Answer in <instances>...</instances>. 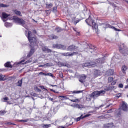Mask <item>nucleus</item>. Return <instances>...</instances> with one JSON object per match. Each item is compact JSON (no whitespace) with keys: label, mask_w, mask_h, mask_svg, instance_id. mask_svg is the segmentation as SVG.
<instances>
[{"label":"nucleus","mask_w":128,"mask_h":128,"mask_svg":"<svg viewBox=\"0 0 128 128\" xmlns=\"http://www.w3.org/2000/svg\"><path fill=\"white\" fill-rule=\"evenodd\" d=\"M30 42V46H32V48L31 49L30 53L28 54L27 58H30L34 54V46H36L38 44H36V38H34V35L32 34V32L30 31H28V34L26 35Z\"/></svg>","instance_id":"1"},{"label":"nucleus","mask_w":128,"mask_h":128,"mask_svg":"<svg viewBox=\"0 0 128 128\" xmlns=\"http://www.w3.org/2000/svg\"><path fill=\"white\" fill-rule=\"evenodd\" d=\"M104 94H106V91L104 90L96 91L91 94V96H92L93 100H96L100 96H104Z\"/></svg>","instance_id":"2"},{"label":"nucleus","mask_w":128,"mask_h":128,"mask_svg":"<svg viewBox=\"0 0 128 128\" xmlns=\"http://www.w3.org/2000/svg\"><path fill=\"white\" fill-rule=\"evenodd\" d=\"M120 52L122 54H124L125 56H128V50L126 46H124V44H122L120 47Z\"/></svg>","instance_id":"3"},{"label":"nucleus","mask_w":128,"mask_h":128,"mask_svg":"<svg viewBox=\"0 0 128 128\" xmlns=\"http://www.w3.org/2000/svg\"><path fill=\"white\" fill-rule=\"evenodd\" d=\"M86 22V24H88V26H90V24H92L93 26V30H98V24H96L94 22V21L92 20V18H90V16L89 18L87 19Z\"/></svg>","instance_id":"4"},{"label":"nucleus","mask_w":128,"mask_h":128,"mask_svg":"<svg viewBox=\"0 0 128 128\" xmlns=\"http://www.w3.org/2000/svg\"><path fill=\"white\" fill-rule=\"evenodd\" d=\"M14 20L16 22V24H18L20 26H25L26 22L24 20V19L20 18L16 16H14L13 18Z\"/></svg>","instance_id":"5"},{"label":"nucleus","mask_w":128,"mask_h":128,"mask_svg":"<svg viewBox=\"0 0 128 128\" xmlns=\"http://www.w3.org/2000/svg\"><path fill=\"white\" fill-rule=\"evenodd\" d=\"M64 98L62 99V100H68L72 102H80V100L78 99H75V100H70V98H76L74 96H60L59 98Z\"/></svg>","instance_id":"6"},{"label":"nucleus","mask_w":128,"mask_h":128,"mask_svg":"<svg viewBox=\"0 0 128 128\" xmlns=\"http://www.w3.org/2000/svg\"><path fill=\"white\" fill-rule=\"evenodd\" d=\"M101 26H103L104 28H112L115 30V32H122V30L118 29L108 24H101Z\"/></svg>","instance_id":"7"},{"label":"nucleus","mask_w":128,"mask_h":128,"mask_svg":"<svg viewBox=\"0 0 128 128\" xmlns=\"http://www.w3.org/2000/svg\"><path fill=\"white\" fill-rule=\"evenodd\" d=\"M53 48H58V50H66V46L64 45H62L60 44H54L52 46Z\"/></svg>","instance_id":"8"},{"label":"nucleus","mask_w":128,"mask_h":128,"mask_svg":"<svg viewBox=\"0 0 128 128\" xmlns=\"http://www.w3.org/2000/svg\"><path fill=\"white\" fill-rule=\"evenodd\" d=\"M85 48H88V52L90 54V52L91 54H92V52H96V48L92 46H89L88 44H85Z\"/></svg>","instance_id":"9"},{"label":"nucleus","mask_w":128,"mask_h":128,"mask_svg":"<svg viewBox=\"0 0 128 128\" xmlns=\"http://www.w3.org/2000/svg\"><path fill=\"white\" fill-rule=\"evenodd\" d=\"M96 64L94 62H90L84 64L85 68H96Z\"/></svg>","instance_id":"10"},{"label":"nucleus","mask_w":128,"mask_h":128,"mask_svg":"<svg viewBox=\"0 0 128 128\" xmlns=\"http://www.w3.org/2000/svg\"><path fill=\"white\" fill-rule=\"evenodd\" d=\"M42 50L44 52H47L48 54L52 52V51L50 50V49H49L46 46H42Z\"/></svg>","instance_id":"11"},{"label":"nucleus","mask_w":128,"mask_h":128,"mask_svg":"<svg viewBox=\"0 0 128 128\" xmlns=\"http://www.w3.org/2000/svg\"><path fill=\"white\" fill-rule=\"evenodd\" d=\"M120 110H122L124 112H128V106L125 102H122Z\"/></svg>","instance_id":"12"},{"label":"nucleus","mask_w":128,"mask_h":128,"mask_svg":"<svg viewBox=\"0 0 128 128\" xmlns=\"http://www.w3.org/2000/svg\"><path fill=\"white\" fill-rule=\"evenodd\" d=\"M78 47H76L74 45H72L68 48L67 50L68 52H74V50H78Z\"/></svg>","instance_id":"13"},{"label":"nucleus","mask_w":128,"mask_h":128,"mask_svg":"<svg viewBox=\"0 0 128 128\" xmlns=\"http://www.w3.org/2000/svg\"><path fill=\"white\" fill-rule=\"evenodd\" d=\"M86 80V75H82L80 76L79 82H81V84H84Z\"/></svg>","instance_id":"14"},{"label":"nucleus","mask_w":128,"mask_h":128,"mask_svg":"<svg viewBox=\"0 0 128 128\" xmlns=\"http://www.w3.org/2000/svg\"><path fill=\"white\" fill-rule=\"evenodd\" d=\"M105 62L106 59H104V58H101L96 60L97 64H104Z\"/></svg>","instance_id":"15"},{"label":"nucleus","mask_w":128,"mask_h":128,"mask_svg":"<svg viewBox=\"0 0 128 128\" xmlns=\"http://www.w3.org/2000/svg\"><path fill=\"white\" fill-rule=\"evenodd\" d=\"M2 16L3 18V22H6V20H6V18H8L10 15H8L6 12H3Z\"/></svg>","instance_id":"16"},{"label":"nucleus","mask_w":128,"mask_h":128,"mask_svg":"<svg viewBox=\"0 0 128 128\" xmlns=\"http://www.w3.org/2000/svg\"><path fill=\"white\" fill-rule=\"evenodd\" d=\"M40 74H43L44 76H50L52 78H54V74L52 73H48L47 74H46L44 72H40Z\"/></svg>","instance_id":"17"},{"label":"nucleus","mask_w":128,"mask_h":128,"mask_svg":"<svg viewBox=\"0 0 128 128\" xmlns=\"http://www.w3.org/2000/svg\"><path fill=\"white\" fill-rule=\"evenodd\" d=\"M114 71L112 70H109L107 72H106V74L107 76H114Z\"/></svg>","instance_id":"18"},{"label":"nucleus","mask_w":128,"mask_h":128,"mask_svg":"<svg viewBox=\"0 0 128 128\" xmlns=\"http://www.w3.org/2000/svg\"><path fill=\"white\" fill-rule=\"evenodd\" d=\"M114 124H108L104 126V128H114Z\"/></svg>","instance_id":"19"},{"label":"nucleus","mask_w":128,"mask_h":128,"mask_svg":"<svg viewBox=\"0 0 128 128\" xmlns=\"http://www.w3.org/2000/svg\"><path fill=\"white\" fill-rule=\"evenodd\" d=\"M122 72H123V74H126V70H128V66H124L122 67Z\"/></svg>","instance_id":"20"},{"label":"nucleus","mask_w":128,"mask_h":128,"mask_svg":"<svg viewBox=\"0 0 128 128\" xmlns=\"http://www.w3.org/2000/svg\"><path fill=\"white\" fill-rule=\"evenodd\" d=\"M4 80H6V76L4 75H0V82H4Z\"/></svg>","instance_id":"21"},{"label":"nucleus","mask_w":128,"mask_h":128,"mask_svg":"<svg viewBox=\"0 0 128 128\" xmlns=\"http://www.w3.org/2000/svg\"><path fill=\"white\" fill-rule=\"evenodd\" d=\"M4 66H6V68H12V64H10V62H8L4 64Z\"/></svg>","instance_id":"22"},{"label":"nucleus","mask_w":128,"mask_h":128,"mask_svg":"<svg viewBox=\"0 0 128 128\" xmlns=\"http://www.w3.org/2000/svg\"><path fill=\"white\" fill-rule=\"evenodd\" d=\"M100 74H102V72L100 70H96L95 71L94 74H95V76H100Z\"/></svg>","instance_id":"23"},{"label":"nucleus","mask_w":128,"mask_h":128,"mask_svg":"<svg viewBox=\"0 0 128 128\" xmlns=\"http://www.w3.org/2000/svg\"><path fill=\"white\" fill-rule=\"evenodd\" d=\"M17 86H20L22 88V79L20 80H19L18 82L16 84Z\"/></svg>","instance_id":"24"},{"label":"nucleus","mask_w":128,"mask_h":128,"mask_svg":"<svg viewBox=\"0 0 128 128\" xmlns=\"http://www.w3.org/2000/svg\"><path fill=\"white\" fill-rule=\"evenodd\" d=\"M61 54L63 56H72L71 53L70 52L62 53Z\"/></svg>","instance_id":"25"},{"label":"nucleus","mask_w":128,"mask_h":128,"mask_svg":"<svg viewBox=\"0 0 128 128\" xmlns=\"http://www.w3.org/2000/svg\"><path fill=\"white\" fill-rule=\"evenodd\" d=\"M56 30L57 32L60 33V32H63L64 29H62V28L58 27L56 28Z\"/></svg>","instance_id":"26"},{"label":"nucleus","mask_w":128,"mask_h":128,"mask_svg":"<svg viewBox=\"0 0 128 128\" xmlns=\"http://www.w3.org/2000/svg\"><path fill=\"white\" fill-rule=\"evenodd\" d=\"M18 122H22L23 124H24V122H30V119H27L25 120H18Z\"/></svg>","instance_id":"27"},{"label":"nucleus","mask_w":128,"mask_h":128,"mask_svg":"<svg viewBox=\"0 0 128 128\" xmlns=\"http://www.w3.org/2000/svg\"><path fill=\"white\" fill-rule=\"evenodd\" d=\"M51 40H58V36H56V35H52L50 36Z\"/></svg>","instance_id":"28"},{"label":"nucleus","mask_w":128,"mask_h":128,"mask_svg":"<svg viewBox=\"0 0 128 128\" xmlns=\"http://www.w3.org/2000/svg\"><path fill=\"white\" fill-rule=\"evenodd\" d=\"M5 26L6 28H12V24L10 23H6Z\"/></svg>","instance_id":"29"},{"label":"nucleus","mask_w":128,"mask_h":128,"mask_svg":"<svg viewBox=\"0 0 128 128\" xmlns=\"http://www.w3.org/2000/svg\"><path fill=\"white\" fill-rule=\"evenodd\" d=\"M46 6L47 8H52L54 6V4H46Z\"/></svg>","instance_id":"30"},{"label":"nucleus","mask_w":128,"mask_h":128,"mask_svg":"<svg viewBox=\"0 0 128 128\" xmlns=\"http://www.w3.org/2000/svg\"><path fill=\"white\" fill-rule=\"evenodd\" d=\"M76 108H78L79 110L84 108V106H82V105H80L78 104H76Z\"/></svg>","instance_id":"31"},{"label":"nucleus","mask_w":128,"mask_h":128,"mask_svg":"<svg viewBox=\"0 0 128 128\" xmlns=\"http://www.w3.org/2000/svg\"><path fill=\"white\" fill-rule=\"evenodd\" d=\"M104 4V2H92V4Z\"/></svg>","instance_id":"32"},{"label":"nucleus","mask_w":128,"mask_h":128,"mask_svg":"<svg viewBox=\"0 0 128 128\" xmlns=\"http://www.w3.org/2000/svg\"><path fill=\"white\" fill-rule=\"evenodd\" d=\"M26 62V60H23L20 61V62L18 64H28V62H26V63H24Z\"/></svg>","instance_id":"33"},{"label":"nucleus","mask_w":128,"mask_h":128,"mask_svg":"<svg viewBox=\"0 0 128 128\" xmlns=\"http://www.w3.org/2000/svg\"><path fill=\"white\" fill-rule=\"evenodd\" d=\"M15 14L17 16H22V12H20L15 10Z\"/></svg>","instance_id":"34"},{"label":"nucleus","mask_w":128,"mask_h":128,"mask_svg":"<svg viewBox=\"0 0 128 128\" xmlns=\"http://www.w3.org/2000/svg\"><path fill=\"white\" fill-rule=\"evenodd\" d=\"M92 94L90 95V96H88L87 98H86V100H88V102H90L92 100Z\"/></svg>","instance_id":"35"},{"label":"nucleus","mask_w":128,"mask_h":128,"mask_svg":"<svg viewBox=\"0 0 128 128\" xmlns=\"http://www.w3.org/2000/svg\"><path fill=\"white\" fill-rule=\"evenodd\" d=\"M83 115H82L80 118H78L77 119H76V122H80V120H84V117H83Z\"/></svg>","instance_id":"36"},{"label":"nucleus","mask_w":128,"mask_h":128,"mask_svg":"<svg viewBox=\"0 0 128 128\" xmlns=\"http://www.w3.org/2000/svg\"><path fill=\"white\" fill-rule=\"evenodd\" d=\"M0 8H8V6L4 4H0Z\"/></svg>","instance_id":"37"},{"label":"nucleus","mask_w":128,"mask_h":128,"mask_svg":"<svg viewBox=\"0 0 128 128\" xmlns=\"http://www.w3.org/2000/svg\"><path fill=\"white\" fill-rule=\"evenodd\" d=\"M58 108H54L53 112H54V114H56L58 112Z\"/></svg>","instance_id":"38"},{"label":"nucleus","mask_w":128,"mask_h":128,"mask_svg":"<svg viewBox=\"0 0 128 128\" xmlns=\"http://www.w3.org/2000/svg\"><path fill=\"white\" fill-rule=\"evenodd\" d=\"M84 90H80V91H74L73 94H82Z\"/></svg>","instance_id":"39"},{"label":"nucleus","mask_w":128,"mask_h":128,"mask_svg":"<svg viewBox=\"0 0 128 128\" xmlns=\"http://www.w3.org/2000/svg\"><path fill=\"white\" fill-rule=\"evenodd\" d=\"M51 126V125L50 124H45L43 128H50Z\"/></svg>","instance_id":"40"},{"label":"nucleus","mask_w":128,"mask_h":128,"mask_svg":"<svg viewBox=\"0 0 128 128\" xmlns=\"http://www.w3.org/2000/svg\"><path fill=\"white\" fill-rule=\"evenodd\" d=\"M109 82H114V78L112 77H110L108 78Z\"/></svg>","instance_id":"41"},{"label":"nucleus","mask_w":128,"mask_h":128,"mask_svg":"<svg viewBox=\"0 0 128 128\" xmlns=\"http://www.w3.org/2000/svg\"><path fill=\"white\" fill-rule=\"evenodd\" d=\"M76 54H78V52H74L73 53H71V56H76Z\"/></svg>","instance_id":"42"},{"label":"nucleus","mask_w":128,"mask_h":128,"mask_svg":"<svg viewBox=\"0 0 128 128\" xmlns=\"http://www.w3.org/2000/svg\"><path fill=\"white\" fill-rule=\"evenodd\" d=\"M52 66V63H48L45 64V66Z\"/></svg>","instance_id":"43"},{"label":"nucleus","mask_w":128,"mask_h":128,"mask_svg":"<svg viewBox=\"0 0 128 128\" xmlns=\"http://www.w3.org/2000/svg\"><path fill=\"white\" fill-rule=\"evenodd\" d=\"M4 102H8V104H9L8 102H6V100H8V97L4 98Z\"/></svg>","instance_id":"44"},{"label":"nucleus","mask_w":128,"mask_h":128,"mask_svg":"<svg viewBox=\"0 0 128 128\" xmlns=\"http://www.w3.org/2000/svg\"><path fill=\"white\" fill-rule=\"evenodd\" d=\"M35 90H36V91L38 92H42V90H40V89L36 87L35 88Z\"/></svg>","instance_id":"45"},{"label":"nucleus","mask_w":128,"mask_h":128,"mask_svg":"<svg viewBox=\"0 0 128 128\" xmlns=\"http://www.w3.org/2000/svg\"><path fill=\"white\" fill-rule=\"evenodd\" d=\"M120 88H124V84H120L118 86Z\"/></svg>","instance_id":"46"},{"label":"nucleus","mask_w":128,"mask_h":128,"mask_svg":"<svg viewBox=\"0 0 128 128\" xmlns=\"http://www.w3.org/2000/svg\"><path fill=\"white\" fill-rule=\"evenodd\" d=\"M90 116H91L90 114H86L85 116H83V118H88V117Z\"/></svg>","instance_id":"47"},{"label":"nucleus","mask_w":128,"mask_h":128,"mask_svg":"<svg viewBox=\"0 0 128 128\" xmlns=\"http://www.w3.org/2000/svg\"><path fill=\"white\" fill-rule=\"evenodd\" d=\"M110 6H114V8H116V6L114 3L110 2Z\"/></svg>","instance_id":"48"},{"label":"nucleus","mask_w":128,"mask_h":128,"mask_svg":"<svg viewBox=\"0 0 128 128\" xmlns=\"http://www.w3.org/2000/svg\"><path fill=\"white\" fill-rule=\"evenodd\" d=\"M58 10V8L54 7L53 8V12H56V10Z\"/></svg>","instance_id":"49"},{"label":"nucleus","mask_w":128,"mask_h":128,"mask_svg":"<svg viewBox=\"0 0 128 128\" xmlns=\"http://www.w3.org/2000/svg\"><path fill=\"white\" fill-rule=\"evenodd\" d=\"M50 92H54V94H59L58 92H56V90H54V89H50Z\"/></svg>","instance_id":"50"},{"label":"nucleus","mask_w":128,"mask_h":128,"mask_svg":"<svg viewBox=\"0 0 128 128\" xmlns=\"http://www.w3.org/2000/svg\"><path fill=\"white\" fill-rule=\"evenodd\" d=\"M4 111L0 112V116H4Z\"/></svg>","instance_id":"51"},{"label":"nucleus","mask_w":128,"mask_h":128,"mask_svg":"<svg viewBox=\"0 0 128 128\" xmlns=\"http://www.w3.org/2000/svg\"><path fill=\"white\" fill-rule=\"evenodd\" d=\"M8 124L9 126H16V124H12V122H8Z\"/></svg>","instance_id":"52"},{"label":"nucleus","mask_w":128,"mask_h":128,"mask_svg":"<svg viewBox=\"0 0 128 128\" xmlns=\"http://www.w3.org/2000/svg\"><path fill=\"white\" fill-rule=\"evenodd\" d=\"M116 84V81H114V82L112 83V86H115Z\"/></svg>","instance_id":"53"},{"label":"nucleus","mask_w":128,"mask_h":128,"mask_svg":"<svg viewBox=\"0 0 128 128\" xmlns=\"http://www.w3.org/2000/svg\"><path fill=\"white\" fill-rule=\"evenodd\" d=\"M112 109L110 110H108V114H112Z\"/></svg>","instance_id":"54"},{"label":"nucleus","mask_w":128,"mask_h":128,"mask_svg":"<svg viewBox=\"0 0 128 128\" xmlns=\"http://www.w3.org/2000/svg\"><path fill=\"white\" fill-rule=\"evenodd\" d=\"M58 128H66V126H60Z\"/></svg>","instance_id":"55"},{"label":"nucleus","mask_w":128,"mask_h":128,"mask_svg":"<svg viewBox=\"0 0 128 128\" xmlns=\"http://www.w3.org/2000/svg\"><path fill=\"white\" fill-rule=\"evenodd\" d=\"M49 98V100H51V102H54V98Z\"/></svg>","instance_id":"56"},{"label":"nucleus","mask_w":128,"mask_h":128,"mask_svg":"<svg viewBox=\"0 0 128 128\" xmlns=\"http://www.w3.org/2000/svg\"><path fill=\"white\" fill-rule=\"evenodd\" d=\"M60 77L61 78H64V74H60Z\"/></svg>","instance_id":"57"},{"label":"nucleus","mask_w":128,"mask_h":128,"mask_svg":"<svg viewBox=\"0 0 128 128\" xmlns=\"http://www.w3.org/2000/svg\"><path fill=\"white\" fill-rule=\"evenodd\" d=\"M69 0L72 2V4H74V0Z\"/></svg>","instance_id":"58"},{"label":"nucleus","mask_w":128,"mask_h":128,"mask_svg":"<svg viewBox=\"0 0 128 128\" xmlns=\"http://www.w3.org/2000/svg\"><path fill=\"white\" fill-rule=\"evenodd\" d=\"M46 66L45 64L44 65H40L39 66V68H44Z\"/></svg>","instance_id":"59"},{"label":"nucleus","mask_w":128,"mask_h":128,"mask_svg":"<svg viewBox=\"0 0 128 128\" xmlns=\"http://www.w3.org/2000/svg\"><path fill=\"white\" fill-rule=\"evenodd\" d=\"M120 96H122V94H119L117 95L116 97L118 98H120Z\"/></svg>","instance_id":"60"},{"label":"nucleus","mask_w":128,"mask_h":128,"mask_svg":"<svg viewBox=\"0 0 128 128\" xmlns=\"http://www.w3.org/2000/svg\"><path fill=\"white\" fill-rule=\"evenodd\" d=\"M40 88H41L42 90H46V88H44V86H41Z\"/></svg>","instance_id":"61"},{"label":"nucleus","mask_w":128,"mask_h":128,"mask_svg":"<svg viewBox=\"0 0 128 128\" xmlns=\"http://www.w3.org/2000/svg\"><path fill=\"white\" fill-rule=\"evenodd\" d=\"M51 86H52V88H54V87H56V88H58V86L56 85H50Z\"/></svg>","instance_id":"62"},{"label":"nucleus","mask_w":128,"mask_h":128,"mask_svg":"<svg viewBox=\"0 0 128 128\" xmlns=\"http://www.w3.org/2000/svg\"><path fill=\"white\" fill-rule=\"evenodd\" d=\"M80 22V20H78L76 21V24H78V22Z\"/></svg>","instance_id":"63"},{"label":"nucleus","mask_w":128,"mask_h":128,"mask_svg":"<svg viewBox=\"0 0 128 128\" xmlns=\"http://www.w3.org/2000/svg\"><path fill=\"white\" fill-rule=\"evenodd\" d=\"M33 32L34 34H37L36 31V30H33Z\"/></svg>","instance_id":"64"}]
</instances>
